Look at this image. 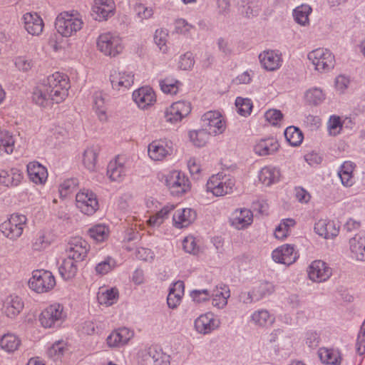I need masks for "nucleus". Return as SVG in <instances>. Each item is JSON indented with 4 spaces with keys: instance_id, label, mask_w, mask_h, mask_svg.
I'll return each mask as SVG.
<instances>
[{
    "instance_id": "obj_49",
    "label": "nucleus",
    "mask_w": 365,
    "mask_h": 365,
    "mask_svg": "<svg viewBox=\"0 0 365 365\" xmlns=\"http://www.w3.org/2000/svg\"><path fill=\"white\" fill-rule=\"evenodd\" d=\"M324 98V94L322 91L317 88L309 89L305 93L307 102L312 105H319L323 102Z\"/></svg>"
},
{
    "instance_id": "obj_33",
    "label": "nucleus",
    "mask_w": 365,
    "mask_h": 365,
    "mask_svg": "<svg viewBox=\"0 0 365 365\" xmlns=\"http://www.w3.org/2000/svg\"><path fill=\"white\" fill-rule=\"evenodd\" d=\"M274 292V286L269 282H261L252 292L247 294L250 302L259 301Z\"/></svg>"
},
{
    "instance_id": "obj_36",
    "label": "nucleus",
    "mask_w": 365,
    "mask_h": 365,
    "mask_svg": "<svg viewBox=\"0 0 365 365\" xmlns=\"http://www.w3.org/2000/svg\"><path fill=\"white\" fill-rule=\"evenodd\" d=\"M318 355L322 363L330 365H339L341 358L339 352L333 349L325 347L320 348L318 351Z\"/></svg>"
},
{
    "instance_id": "obj_10",
    "label": "nucleus",
    "mask_w": 365,
    "mask_h": 365,
    "mask_svg": "<svg viewBox=\"0 0 365 365\" xmlns=\"http://www.w3.org/2000/svg\"><path fill=\"white\" fill-rule=\"evenodd\" d=\"M203 128L211 135H217L224 133L226 123L221 113L216 110H210L201 118Z\"/></svg>"
},
{
    "instance_id": "obj_24",
    "label": "nucleus",
    "mask_w": 365,
    "mask_h": 365,
    "mask_svg": "<svg viewBox=\"0 0 365 365\" xmlns=\"http://www.w3.org/2000/svg\"><path fill=\"white\" fill-rule=\"evenodd\" d=\"M314 230L319 235L329 239L337 236L339 229L334 221L319 220L314 225Z\"/></svg>"
},
{
    "instance_id": "obj_37",
    "label": "nucleus",
    "mask_w": 365,
    "mask_h": 365,
    "mask_svg": "<svg viewBox=\"0 0 365 365\" xmlns=\"http://www.w3.org/2000/svg\"><path fill=\"white\" fill-rule=\"evenodd\" d=\"M76 262L68 257L62 261V263L58 267V272L64 280L71 279L76 276L78 271Z\"/></svg>"
},
{
    "instance_id": "obj_40",
    "label": "nucleus",
    "mask_w": 365,
    "mask_h": 365,
    "mask_svg": "<svg viewBox=\"0 0 365 365\" xmlns=\"http://www.w3.org/2000/svg\"><path fill=\"white\" fill-rule=\"evenodd\" d=\"M118 298V291L116 288H110L100 290L98 292L97 299L101 304L110 306L113 304Z\"/></svg>"
},
{
    "instance_id": "obj_2",
    "label": "nucleus",
    "mask_w": 365,
    "mask_h": 365,
    "mask_svg": "<svg viewBox=\"0 0 365 365\" xmlns=\"http://www.w3.org/2000/svg\"><path fill=\"white\" fill-rule=\"evenodd\" d=\"M83 22L80 14L75 11L71 13L63 12L60 14L55 22L57 31L63 36L68 37L81 30Z\"/></svg>"
},
{
    "instance_id": "obj_30",
    "label": "nucleus",
    "mask_w": 365,
    "mask_h": 365,
    "mask_svg": "<svg viewBox=\"0 0 365 365\" xmlns=\"http://www.w3.org/2000/svg\"><path fill=\"white\" fill-rule=\"evenodd\" d=\"M280 170L272 166L262 168L258 174L259 180L266 186H271L279 181Z\"/></svg>"
},
{
    "instance_id": "obj_14",
    "label": "nucleus",
    "mask_w": 365,
    "mask_h": 365,
    "mask_svg": "<svg viewBox=\"0 0 365 365\" xmlns=\"http://www.w3.org/2000/svg\"><path fill=\"white\" fill-rule=\"evenodd\" d=\"M272 257L277 263L290 265L297 260L298 255L294 245L286 244L273 250Z\"/></svg>"
},
{
    "instance_id": "obj_4",
    "label": "nucleus",
    "mask_w": 365,
    "mask_h": 365,
    "mask_svg": "<svg viewBox=\"0 0 365 365\" xmlns=\"http://www.w3.org/2000/svg\"><path fill=\"white\" fill-rule=\"evenodd\" d=\"M308 59L314 66L315 70L327 73L334 67V56L328 49L319 48L308 53Z\"/></svg>"
},
{
    "instance_id": "obj_55",
    "label": "nucleus",
    "mask_w": 365,
    "mask_h": 365,
    "mask_svg": "<svg viewBox=\"0 0 365 365\" xmlns=\"http://www.w3.org/2000/svg\"><path fill=\"white\" fill-rule=\"evenodd\" d=\"M168 33L163 29H157L154 35V41L159 48L165 52L167 50L166 42H167Z\"/></svg>"
},
{
    "instance_id": "obj_31",
    "label": "nucleus",
    "mask_w": 365,
    "mask_h": 365,
    "mask_svg": "<svg viewBox=\"0 0 365 365\" xmlns=\"http://www.w3.org/2000/svg\"><path fill=\"white\" fill-rule=\"evenodd\" d=\"M195 327L197 332L203 334L210 333L216 329L215 320L212 313L200 315L195 321Z\"/></svg>"
},
{
    "instance_id": "obj_46",
    "label": "nucleus",
    "mask_w": 365,
    "mask_h": 365,
    "mask_svg": "<svg viewBox=\"0 0 365 365\" xmlns=\"http://www.w3.org/2000/svg\"><path fill=\"white\" fill-rule=\"evenodd\" d=\"M205 128L198 130H192L189 133V137L192 143L197 147H202L209 140L210 135Z\"/></svg>"
},
{
    "instance_id": "obj_3",
    "label": "nucleus",
    "mask_w": 365,
    "mask_h": 365,
    "mask_svg": "<svg viewBox=\"0 0 365 365\" xmlns=\"http://www.w3.org/2000/svg\"><path fill=\"white\" fill-rule=\"evenodd\" d=\"M26 222V215L14 213L0 225V230L6 237L16 240L21 236Z\"/></svg>"
},
{
    "instance_id": "obj_63",
    "label": "nucleus",
    "mask_w": 365,
    "mask_h": 365,
    "mask_svg": "<svg viewBox=\"0 0 365 365\" xmlns=\"http://www.w3.org/2000/svg\"><path fill=\"white\" fill-rule=\"evenodd\" d=\"M165 118L166 121L172 123L179 122L183 118L180 114H178V111L172 106L165 110Z\"/></svg>"
},
{
    "instance_id": "obj_8",
    "label": "nucleus",
    "mask_w": 365,
    "mask_h": 365,
    "mask_svg": "<svg viewBox=\"0 0 365 365\" xmlns=\"http://www.w3.org/2000/svg\"><path fill=\"white\" fill-rule=\"evenodd\" d=\"M165 185L173 196H180L190 190L188 178L179 170H173L165 178Z\"/></svg>"
},
{
    "instance_id": "obj_51",
    "label": "nucleus",
    "mask_w": 365,
    "mask_h": 365,
    "mask_svg": "<svg viewBox=\"0 0 365 365\" xmlns=\"http://www.w3.org/2000/svg\"><path fill=\"white\" fill-rule=\"evenodd\" d=\"M252 320L259 326H266L267 324H272L274 319L271 317L269 312L265 309L256 311L252 315Z\"/></svg>"
},
{
    "instance_id": "obj_57",
    "label": "nucleus",
    "mask_w": 365,
    "mask_h": 365,
    "mask_svg": "<svg viewBox=\"0 0 365 365\" xmlns=\"http://www.w3.org/2000/svg\"><path fill=\"white\" fill-rule=\"evenodd\" d=\"M195 63L193 54L191 52H187L180 56L178 62V66L182 70L191 69Z\"/></svg>"
},
{
    "instance_id": "obj_47",
    "label": "nucleus",
    "mask_w": 365,
    "mask_h": 365,
    "mask_svg": "<svg viewBox=\"0 0 365 365\" xmlns=\"http://www.w3.org/2000/svg\"><path fill=\"white\" fill-rule=\"evenodd\" d=\"M93 107L99 118L102 120L106 118L105 97L101 91L94 93L93 96Z\"/></svg>"
},
{
    "instance_id": "obj_22",
    "label": "nucleus",
    "mask_w": 365,
    "mask_h": 365,
    "mask_svg": "<svg viewBox=\"0 0 365 365\" xmlns=\"http://www.w3.org/2000/svg\"><path fill=\"white\" fill-rule=\"evenodd\" d=\"M23 179L22 172L16 168H12L9 170H2L0 172V184L5 187L18 186Z\"/></svg>"
},
{
    "instance_id": "obj_17",
    "label": "nucleus",
    "mask_w": 365,
    "mask_h": 365,
    "mask_svg": "<svg viewBox=\"0 0 365 365\" xmlns=\"http://www.w3.org/2000/svg\"><path fill=\"white\" fill-rule=\"evenodd\" d=\"M110 81L115 90L128 88L134 83V75L132 72L113 71L110 75Z\"/></svg>"
},
{
    "instance_id": "obj_43",
    "label": "nucleus",
    "mask_w": 365,
    "mask_h": 365,
    "mask_svg": "<svg viewBox=\"0 0 365 365\" xmlns=\"http://www.w3.org/2000/svg\"><path fill=\"white\" fill-rule=\"evenodd\" d=\"M284 136L287 142L292 146L299 145L303 140V133L297 127L289 126L284 130Z\"/></svg>"
},
{
    "instance_id": "obj_6",
    "label": "nucleus",
    "mask_w": 365,
    "mask_h": 365,
    "mask_svg": "<svg viewBox=\"0 0 365 365\" xmlns=\"http://www.w3.org/2000/svg\"><path fill=\"white\" fill-rule=\"evenodd\" d=\"M56 285L53 274L46 270H34L29 280L30 289L37 293H43L52 289Z\"/></svg>"
},
{
    "instance_id": "obj_48",
    "label": "nucleus",
    "mask_w": 365,
    "mask_h": 365,
    "mask_svg": "<svg viewBox=\"0 0 365 365\" xmlns=\"http://www.w3.org/2000/svg\"><path fill=\"white\" fill-rule=\"evenodd\" d=\"M311 11V7L307 5H302L297 7L294 10V17L295 21L298 24L305 26L309 23V15Z\"/></svg>"
},
{
    "instance_id": "obj_11",
    "label": "nucleus",
    "mask_w": 365,
    "mask_h": 365,
    "mask_svg": "<svg viewBox=\"0 0 365 365\" xmlns=\"http://www.w3.org/2000/svg\"><path fill=\"white\" fill-rule=\"evenodd\" d=\"M77 207L85 215H92L98 210L96 195L89 190H83L76 196Z\"/></svg>"
},
{
    "instance_id": "obj_32",
    "label": "nucleus",
    "mask_w": 365,
    "mask_h": 365,
    "mask_svg": "<svg viewBox=\"0 0 365 365\" xmlns=\"http://www.w3.org/2000/svg\"><path fill=\"white\" fill-rule=\"evenodd\" d=\"M24 302L18 296L9 297L4 304V312L10 318L17 316L24 308Z\"/></svg>"
},
{
    "instance_id": "obj_39",
    "label": "nucleus",
    "mask_w": 365,
    "mask_h": 365,
    "mask_svg": "<svg viewBox=\"0 0 365 365\" xmlns=\"http://www.w3.org/2000/svg\"><path fill=\"white\" fill-rule=\"evenodd\" d=\"M109 232L108 227L102 224L96 225L88 231L90 237L96 242H102L106 240L108 238Z\"/></svg>"
},
{
    "instance_id": "obj_28",
    "label": "nucleus",
    "mask_w": 365,
    "mask_h": 365,
    "mask_svg": "<svg viewBox=\"0 0 365 365\" xmlns=\"http://www.w3.org/2000/svg\"><path fill=\"white\" fill-rule=\"evenodd\" d=\"M127 169L121 158L118 156L113 160H111L107 168V175L112 181L120 182L125 175Z\"/></svg>"
},
{
    "instance_id": "obj_64",
    "label": "nucleus",
    "mask_w": 365,
    "mask_h": 365,
    "mask_svg": "<svg viewBox=\"0 0 365 365\" xmlns=\"http://www.w3.org/2000/svg\"><path fill=\"white\" fill-rule=\"evenodd\" d=\"M182 296L177 294L176 292H173V291H169L168 297H167V304L169 308L174 309H176L181 302Z\"/></svg>"
},
{
    "instance_id": "obj_16",
    "label": "nucleus",
    "mask_w": 365,
    "mask_h": 365,
    "mask_svg": "<svg viewBox=\"0 0 365 365\" xmlns=\"http://www.w3.org/2000/svg\"><path fill=\"white\" fill-rule=\"evenodd\" d=\"M259 59L262 67L269 71L278 69L282 63V54L274 50L263 51L259 55Z\"/></svg>"
},
{
    "instance_id": "obj_34",
    "label": "nucleus",
    "mask_w": 365,
    "mask_h": 365,
    "mask_svg": "<svg viewBox=\"0 0 365 365\" xmlns=\"http://www.w3.org/2000/svg\"><path fill=\"white\" fill-rule=\"evenodd\" d=\"M350 250L357 260L365 261V237L355 235L349 240Z\"/></svg>"
},
{
    "instance_id": "obj_54",
    "label": "nucleus",
    "mask_w": 365,
    "mask_h": 365,
    "mask_svg": "<svg viewBox=\"0 0 365 365\" xmlns=\"http://www.w3.org/2000/svg\"><path fill=\"white\" fill-rule=\"evenodd\" d=\"M190 297L195 302L202 303L210 300L211 293L210 290L207 289H194L190 292Z\"/></svg>"
},
{
    "instance_id": "obj_1",
    "label": "nucleus",
    "mask_w": 365,
    "mask_h": 365,
    "mask_svg": "<svg viewBox=\"0 0 365 365\" xmlns=\"http://www.w3.org/2000/svg\"><path fill=\"white\" fill-rule=\"evenodd\" d=\"M68 76L60 72L48 76L47 79L34 91L33 101L41 106H46L50 101L61 103L68 96L69 88Z\"/></svg>"
},
{
    "instance_id": "obj_27",
    "label": "nucleus",
    "mask_w": 365,
    "mask_h": 365,
    "mask_svg": "<svg viewBox=\"0 0 365 365\" xmlns=\"http://www.w3.org/2000/svg\"><path fill=\"white\" fill-rule=\"evenodd\" d=\"M27 173L30 180L36 184H43L48 178L46 168L38 162L29 163Z\"/></svg>"
},
{
    "instance_id": "obj_9",
    "label": "nucleus",
    "mask_w": 365,
    "mask_h": 365,
    "mask_svg": "<svg viewBox=\"0 0 365 365\" xmlns=\"http://www.w3.org/2000/svg\"><path fill=\"white\" fill-rule=\"evenodd\" d=\"M66 314L63 311V305L54 303L42 311L39 320L45 328L59 326L66 319Z\"/></svg>"
},
{
    "instance_id": "obj_23",
    "label": "nucleus",
    "mask_w": 365,
    "mask_h": 365,
    "mask_svg": "<svg viewBox=\"0 0 365 365\" xmlns=\"http://www.w3.org/2000/svg\"><path fill=\"white\" fill-rule=\"evenodd\" d=\"M114 9L113 0H94L92 11L94 19L98 21L106 19Z\"/></svg>"
},
{
    "instance_id": "obj_50",
    "label": "nucleus",
    "mask_w": 365,
    "mask_h": 365,
    "mask_svg": "<svg viewBox=\"0 0 365 365\" xmlns=\"http://www.w3.org/2000/svg\"><path fill=\"white\" fill-rule=\"evenodd\" d=\"M235 106L237 109V113L242 116L250 115L253 107L252 102L250 99L242 97H237L236 98Z\"/></svg>"
},
{
    "instance_id": "obj_20",
    "label": "nucleus",
    "mask_w": 365,
    "mask_h": 365,
    "mask_svg": "<svg viewBox=\"0 0 365 365\" xmlns=\"http://www.w3.org/2000/svg\"><path fill=\"white\" fill-rule=\"evenodd\" d=\"M212 304L217 309H223L227 304V299L230 297V288L227 285L220 284L210 290Z\"/></svg>"
},
{
    "instance_id": "obj_25",
    "label": "nucleus",
    "mask_w": 365,
    "mask_h": 365,
    "mask_svg": "<svg viewBox=\"0 0 365 365\" xmlns=\"http://www.w3.org/2000/svg\"><path fill=\"white\" fill-rule=\"evenodd\" d=\"M24 27L27 32L38 36L43 31V21L37 14L27 13L24 15Z\"/></svg>"
},
{
    "instance_id": "obj_7",
    "label": "nucleus",
    "mask_w": 365,
    "mask_h": 365,
    "mask_svg": "<svg viewBox=\"0 0 365 365\" xmlns=\"http://www.w3.org/2000/svg\"><path fill=\"white\" fill-rule=\"evenodd\" d=\"M235 185V180L226 178L222 174L212 175L207 182V192H212L215 196H223L232 193Z\"/></svg>"
},
{
    "instance_id": "obj_29",
    "label": "nucleus",
    "mask_w": 365,
    "mask_h": 365,
    "mask_svg": "<svg viewBox=\"0 0 365 365\" xmlns=\"http://www.w3.org/2000/svg\"><path fill=\"white\" fill-rule=\"evenodd\" d=\"M279 144L277 139L267 138L260 140L254 147L256 154L260 156L272 155L278 150Z\"/></svg>"
},
{
    "instance_id": "obj_19",
    "label": "nucleus",
    "mask_w": 365,
    "mask_h": 365,
    "mask_svg": "<svg viewBox=\"0 0 365 365\" xmlns=\"http://www.w3.org/2000/svg\"><path fill=\"white\" fill-rule=\"evenodd\" d=\"M196 217V212L191 208L178 209L173 216V225L176 228L187 227L195 221Z\"/></svg>"
},
{
    "instance_id": "obj_58",
    "label": "nucleus",
    "mask_w": 365,
    "mask_h": 365,
    "mask_svg": "<svg viewBox=\"0 0 365 365\" xmlns=\"http://www.w3.org/2000/svg\"><path fill=\"white\" fill-rule=\"evenodd\" d=\"M264 117L272 125H277L282 120L283 114L279 110L270 109L265 113Z\"/></svg>"
},
{
    "instance_id": "obj_53",
    "label": "nucleus",
    "mask_w": 365,
    "mask_h": 365,
    "mask_svg": "<svg viewBox=\"0 0 365 365\" xmlns=\"http://www.w3.org/2000/svg\"><path fill=\"white\" fill-rule=\"evenodd\" d=\"M115 260L113 257L108 256L104 260L96 264V271L99 274H106L115 267Z\"/></svg>"
},
{
    "instance_id": "obj_5",
    "label": "nucleus",
    "mask_w": 365,
    "mask_h": 365,
    "mask_svg": "<svg viewBox=\"0 0 365 365\" xmlns=\"http://www.w3.org/2000/svg\"><path fill=\"white\" fill-rule=\"evenodd\" d=\"M97 47L101 52L110 57L116 56L123 50L121 38L110 32L102 34L98 36Z\"/></svg>"
},
{
    "instance_id": "obj_56",
    "label": "nucleus",
    "mask_w": 365,
    "mask_h": 365,
    "mask_svg": "<svg viewBox=\"0 0 365 365\" xmlns=\"http://www.w3.org/2000/svg\"><path fill=\"white\" fill-rule=\"evenodd\" d=\"M14 64L19 71L27 72L33 67L34 62L25 56H17L14 59Z\"/></svg>"
},
{
    "instance_id": "obj_52",
    "label": "nucleus",
    "mask_w": 365,
    "mask_h": 365,
    "mask_svg": "<svg viewBox=\"0 0 365 365\" xmlns=\"http://www.w3.org/2000/svg\"><path fill=\"white\" fill-rule=\"evenodd\" d=\"M78 185V180L76 178L67 179L59 186V194L61 197H66L72 193Z\"/></svg>"
},
{
    "instance_id": "obj_41",
    "label": "nucleus",
    "mask_w": 365,
    "mask_h": 365,
    "mask_svg": "<svg viewBox=\"0 0 365 365\" xmlns=\"http://www.w3.org/2000/svg\"><path fill=\"white\" fill-rule=\"evenodd\" d=\"M21 344V340L14 334H4L0 341L2 349L7 352H14L17 350Z\"/></svg>"
},
{
    "instance_id": "obj_38",
    "label": "nucleus",
    "mask_w": 365,
    "mask_h": 365,
    "mask_svg": "<svg viewBox=\"0 0 365 365\" xmlns=\"http://www.w3.org/2000/svg\"><path fill=\"white\" fill-rule=\"evenodd\" d=\"M99 151L100 148L98 146H91L83 152V163L88 170L93 171L95 170Z\"/></svg>"
},
{
    "instance_id": "obj_44",
    "label": "nucleus",
    "mask_w": 365,
    "mask_h": 365,
    "mask_svg": "<svg viewBox=\"0 0 365 365\" xmlns=\"http://www.w3.org/2000/svg\"><path fill=\"white\" fill-rule=\"evenodd\" d=\"M161 91L166 94L175 95L179 90L182 83L176 79L165 78L159 81Z\"/></svg>"
},
{
    "instance_id": "obj_61",
    "label": "nucleus",
    "mask_w": 365,
    "mask_h": 365,
    "mask_svg": "<svg viewBox=\"0 0 365 365\" xmlns=\"http://www.w3.org/2000/svg\"><path fill=\"white\" fill-rule=\"evenodd\" d=\"M328 128L331 135H336L338 134L339 130L336 131V129H341L342 128L341 118L336 115H331L328 122Z\"/></svg>"
},
{
    "instance_id": "obj_18",
    "label": "nucleus",
    "mask_w": 365,
    "mask_h": 365,
    "mask_svg": "<svg viewBox=\"0 0 365 365\" xmlns=\"http://www.w3.org/2000/svg\"><path fill=\"white\" fill-rule=\"evenodd\" d=\"M133 99L142 109H145L155 102V95L150 87H142L133 93Z\"/></svg>"
},
{
    "instance_id": "obj_59",
    "label": "nucleus",
    "mask_w": 365,
    "mask_h": 365,
    "mask_svg": "<svg viewBox=\"0 0 365 365\" xmlns=\"http://www.w3.org/2000/svg\"><path fill=\"white\" fill-rule=\"evenodd\" d=\"M135 11L137 16L142 20L148 19L153 15V10L151 7L145 6L143 4H138L135 6Z\"/></svg>"
},
{
    "instance_id": "obj_21",
    "label": "nucleus",
    "mask_w": 365,
    "mask_h": 365,
    "mask_svg": "<svg viewBox=\"0 0 365 365\" xmlns=\"http://www.w3.org/2000/svg\"><path fill=\"white\" fill-rule=\"evenodd\" d=\"M133 331L126 327L119 328L107 337V344L110 347L126 344L133 338Z\"/></svg>"
},
{
    "instance_id": "obj_35",
    "label": "nucleus",
    "mask_w": 365,
    "mask_h": 365,
    "mask_svg": "<svg viewBox=\"0 0 365 365\" xmlns=\"http://www.w3.org/2000/svg\"><path fill=\"white\" fill-rule=\"evenodd\" d=\"M145 351L146 354L152 359L154 365H170V356L164 353L161 348L152 346Z\"/></svg>"
},
{
    "instance_id": "obj_12",
    "label": "nucleus",
    "mask_w": 365,
    "mask_h": 365,
    "mask_svg": "<svg viewBox=\"0 0 365 365\" xmlns=\"http://www.w3.org/2000/svg\"><path fill=\"white\" fill-rule=\"evenodd\" d=\"M89 247L86 240L79 237L74 238L68 245V257L76 262H81L86 257Z\"/></svg>"
},
{
    "instance_id": "obj_15",
    "label": "nucleus",
    "mask_w": 365,
    "mask_h": 365,
    "mask_svg": "<svg viewBox=\"0 0 365 365\" xmlns=\"http://www.w3.org/2000/svg\"><path fill=\"white\" fill-rule=\"evenodd\" d=\"M308 275L313 282H324L331 277V269L324 261L315 260L309 267Z\"/></svg>"
},
{
    "instance_id": "obj_13",
    "label": "nucleus",
    "mask_w": 365,
    "mask_h": 365,
    "mask_svg": "<svg viewBox=\"0 0 365 365\" xmlns=\"http://www.w3.org/2000/svg\"><path fill=\"white\" fill-rule=\"evenodd\" d=\"M172 153V142L167 140H156L148 145V155L153 160H162Z\"/></svg>"
},
{
    "instance_id": "obj_60",
    "label": "nucleus",
    "mask_w": 365,
    "mask_h": 365,
    "mask_svg": "<svg viewBox=\"0 0 365 365\" xmlns=\"http://www.w3.org/2000/svg\"><path fill=\"white\" fill-rule=\"evenodd\" d=\"M171 106L178 111V114L182 118L187 116L191 111V106L189 102L177 101Z\"/></svg>"
},
{
    "instance_id": "obj_62",
    "label": "nucleus",
    "mask_w": 365,
    "mask_h": 365,
    "mask_svg": "<svg viewBox=\"0 0 365 365\" xmlns=\"http://www.w3.org/2000/svg\"><path fill=\"white\" fill-rule=\"evenodd\" d=\"M182 247L186 252L190 254H196L199 250L195 240L192 237H185L182 242Z\"/></svg>"
},
{
    "instance_id": "obj_45",
    "label": "nucleus",
    "mask_w": 365,
    "mask_h": 365,
    "mask_svg": "<svg viewBox=\"0 0 365 365\" xmlns=\"http://www.w3.org/2000/svg\"><path fill=\"white\" fill-rule=\"evenodd\" d=\"M14 139L13 135L6 130H0V150L7 154L12 153L14 148Z\"/></svg>"
},
{
    "instance_id": "obj_42",
    "label": "nucleus",
    "mask_w": 365,
    "mask_h": 365,
    "mask_svg": "<svg viewBox=\"0 0 365 365\" xmlns=\"http://www.w3.org/2000/svg\"><path fill=\"white\" fill-rule=\"evenodd\" d=\"M354 170L353 163L351 162H345L341 166L339 171V175L341 183L346 187H350L354 183L352 173Z\"/></svg>"
},
{
    "instance_id": "obj_26",
    "label": "nucleus",
    "mask_w": 365,
    "mask_h": 365,
    "mask_svg": "<svg viewBox=\"0 0 365 365\" xmlns=\"http://www.w3.org/2000/svg\"><path fill=\"white\" fill-rule=\"evenodd\" d=\"M252 211L246 208L236 210L231 217L232 225L238 230L247 227L252 222Z\"/></svg>"
}]
</instances>
